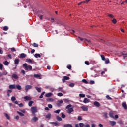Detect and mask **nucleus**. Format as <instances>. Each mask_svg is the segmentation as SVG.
I'll return each mask as SVG.
<instances>
[{
    "instance_id": "1",
    "label": "nucleus",
    "mask_w": 127,
    "mask_h": 127,
    "mask_svg": "<svg viewBox=\"0 0 127 127\" xmlns=\"http://www.w3.org/2000/svg\"><path fill=\"white\" fill-rule=\"evenodd\" d=\"M23 67H24L26 71H31L32 70V66L29 65H27V64L25 63L23 64Z\"/></svg>"
},
{
    "instance_id": "2",
    "label": "nucleus",
    "mask_w": 127,
    "mask_h": 127,
    "mask_svg": "<svg viewBox=\"0 0 127 127\" xmlns=\"http://www.w3.org/2000/svg\"><path fill=\"white\" fill-rule=\"evenodd\" d=\"M31 111L32 114H35L37 113V107L35 106H33L31 108Z\"/></svg>"
},
{
    "instance_id": "3",
    "label": "nucleus",
    "mask_w": 127,
    "mask_h": 127,
    "mask_svg": "<svg viewBox=\"0 0 127 127\" xmlns=\"http://www.w3.org/2000/svg\"><path fill=\"white\" fill-rule=\"evenodd\" d=\"M31 89H32V86L30 85H27L25 86V90L26 92H28V90Z\"/></svg>"
},
{
    "instance_id": "4",
    "label": "nucleus",
    "mask_w": 127,
    "mask_h": 127,
    "mask_svg": "<svg viewBox=\"0 0 127 127\" xmlns=\"http://www.w3.org/2000/svg\"><path fill=\"white\" fill-rule=\"evenodd\" d=\"M11 100L12 102H14V104H16V105H18V101H16V98L14 96H12L11 98Z\"/></svg>"
},
{
    "instance_id": "5",
    "label": "nucleus",
    "mask_w": 127,
    "mask_h": 127,
    "mask_svg": "<svg viewBox=\"0 0 127 127\" xmlns=\"http://www.w3.org/2000/svg\"><path fill=\"white\" fill-rule=\"evenodd\" d=\"M68 80H70V77L68 76H64L63 79H62V81L63 83H65L66 81H67Z\"/></svg>"
},
{
    "instance_id": "6",
    "label": "nucleus",
    "mask_w": 127,
    "mask_h": 127,
    "mask_svg": "<svg viewBox=\"0 0 127 127\" xmlns=\"http://www.w3.org/2000/svg\"><path fill=\"white\" fill-rule=\"evenodd\" d=\"M24 99L26 101H30V100H32V98L30 96H26L24 97Z\"/></svg>"
},
{
    "instance_id": "7",
    "label": "nucleus",
    "mask_w": 127,
    "mask_h": 127,
    "mask_svg": "<svg viewBox=\"0 0 127 127\" xmlns=\"http://www.w3.org/2000/svg\"><path fill=\"white\" fill-rule=\"evenodd\" d=\"M79 39L81 41H84V42H91V41L87 40L86 38H82L81 37H78Z\"/></svg>"
},
{
    "instance_id": "8",
    "label": "nucleus",
    "mask_w": 127,
    "mask_h": 127,
    "mask_svg": "<svg viewBox=\"0 0 127 127\" xmlns=\"http://www.w3.org/2000/svg\"><path fill=\"white\" fill-rule=\"evenodd\" d=\"M34 78H36V79H41V74H34Z\"/></svg>"
},
{
    "instance_id": "9",
    "label": "nucleus",
    "mask_w": 127,
    "mask_h": 127,
    "mask_svg": "<svg viewBox=\"0 0 127 127\" xmlns=\"http://www.w3.org/2000/svg\"><path fill=\"white\" fill-rule=\"evenodd\" d=\"M94 105L95 106V107H97L98 108L101 106V104H100V103H99L98 101H95L94 102Z\"/></svg>"
},
{
    "instance_id": "10",
    "label": "nucleus",
    "mask_w": 127,
    "mask_h": 127,
    "mask_svg": "<svg viewBox=\"0 0 127 127\" xmlns=\"http://www.w3.org/2000/svg\"><path fill=\"white\" fill-rule=\"evenodd\" d=\"M61 104H63V100H61L58 101L57 105L58 107H60L61 106Z\"/></svg>"
},
{
    "instance_id": "11",
    "label": "nucleus",
    "mask_w": 127,
    "mask_h": 127,
    "mask_svg": "<svg viewBox=\"0 0 127 127\" xmlns=\"http://www.w3.org/2000/svg\"><path fill=\"white\" fill-rule=\"evenodd\" d=\"M122 106L124 108V110H127V103H126V102H123Z\"/></svg>"
},
{
    "instance_id": "12",
    "label": "nucleus",
    "mask_w": 127,
    "mask_h": 127,
    "mask_svg": "<svg viewBox=\"0 0 127 127\" xmlns=\"http://www.w3.org/2000/svg\"><path fill=\"white\" fill-rule=\"evenodd\" d=\"M52 95H53L52 93L49 92V93H48L45 94V97L46 98H49V97H51V96H52Z\"/></svg>"
},
{
    "instance_id": "13",
    "label": "nucleus",
    "mask_w": 127,
    "mask_h": 127,
    "mask_svg": "<svg viewBox=\"0 0 127 127\" xmlns=\"http://www.w3.org/2000/svg\"><path fill=\"white\" fill-rule=\"evenodd\" d=\"M51 125H55V126H60V123L58 122H50Z\"/></svg>"
},
{
    "instance_id": "14",
    "label": "nucleus",
    "mask_w": 127,
    "mask_h": 127,
    "mask_svg": "<svg viewBox=\"0 0 127 127\" xmlns=\"http://www.w3.org/2000/svg\"><path fill=\"white\" fill-rule=\"evenodd\" d=\"M83 103L85 104H87V103H90V99L85 98L84 100H83Z\"/></svg>"
},
{
    "instance_id": "15",
    "label": "nucleus",
    "mask_w": 127,
    "mask_h": 127,
    "mask_svg": "<svg viewBox=\"0 0 127 127\" xmlns=\"http://www.w3.org/2000/svg\"><path fill=\"white\" fill-rule=\"evenodd\" d=\"M72 112H74V109H73V108H70L69 109H68V114H71Z\"/></svg>"
},
{
    "instance_id": "16",
    "label": "nucleus",
    "mask_w": 127,
    "mask_h": 127,
    "mask_svg": "<svg viewBox=\"0 0 127 127\" xmlns=\"http://www.w3.org/2000/svg\"><path fill=\"white\" fill-rule=\"evenodd\" d=\"M109 116L110 117V118L115 119V117H114V112L113 111H111L109 113Z\"/></svg>"
},
{
    "instance_id": "17",
    "label": "nucleus",
    "mask_w": 127,
    "mask_h": 127,
    "mask_svg": "<svg viewBox=\"0 0 127 127\" xmlns=\"http://www.w3.org/2000/svg\"><path fill=\"white\" fill-rule=\"evenodd\" d=\"M121 54H122V55L123 56L124 59H125V58H126V57H127V53H125V52H123L121 53Z\"/></svg>"
},
{
    "instance_id": "18",
    "label": "nucleus",
    "mask_w": 127,
    "mask_h": 127,
    "mask_svg": "<svg viewBox=\"0 0 127 127\" xmlns=\"http://www.w3.org/2000/svg\"><path fill=\"white\" fill-rule=\"evenodd\" d=\"M32 122H37V121H38V118H37V117H34L32 120H31Z\"/></svg>"
},
{
    "instance_id": "19",
    "label": "nucleus",
    "mask_w": 127,
    "mask_h": 127,
    "mask_svg": "<svg viewBox=\"0 0 127 127\" xmlns=\"http://www.w3.org/2000/svg\"><path fill=\"white\" fill-rule=\"evenodd\" d=\"M16 87L15 85H10L9 86V89H10V90H12L13 89H15Z\"/></svg>"
},
{
    "instance_id": "20",
    "label": "nucleus",
    "mask_w": 127,
    "mask_h": 127,
    "mask_svg": "<svg viewBox=\"0 0 127 127\" xmlns=\"http://www.w3.org/2000/svg\"><path fill=\"white\" fill-rule=\"evenodd\" d=\"M81 109L84 111H88V107L87 106H81Z\"/></svg>"
},
{
    "instance_id": "21",
    "label": "nucleus",
    "mask_w": 127,
    "mask_h": 127,
    "mask_svg": "<svg viewBox=\"0 0 127 127\" xmlns=\"http://www.w3.org/2000/svg\"><path fill=\"white\" fill-rule=\"evenodd\" d=\"M26 57V54L24 53H22L20 55V58H25Z\"/></svg>"
},
{
    "instance_id": "22",
    "label": "nucleus",
    "mask_w": 127,
    "mask_h": 127,
    "mask_svg": "<svg viewBox=\"0 0 127 127\" xmlns=\"http://www.w3.org/2000/svg\"><path fill=\"white\" fill-rule=\"evenodd\" d=\"M34 57L35 58H40L41 57V55L39 54H35L34 55Z\"/></svg>"
},
{
    "instance_id": "23",
    "label": "nucleus",
    "mask_w": 127,
    "mask_h": 127,
    "mask_svg": "<svg viewBox=\"0 0 127 127\" xmlns=\"http://www.w3.org/2000/svg\"><path fill=\"white\" fill-rule=\"evenodd\" d=\"M10 93H12V90H8L7 91V95L8 97H10Z\"/></svg>"
},
{
    "instance_id": "24",
    "label": "nucleus",
    "mask_w": 127,
    "mask_h": 127,
    "mask_svg": "<svg viewBox=\"0 0 127 127\" xmlns=\"http://www.w3.org/2000/svg\"><path fill=\"white\" fill-rule=\"evenodd\" d=\"M12 78L14 79H18V76L16 74H13L12 76Z\"/></svg>"
},
{
    "instance_id": "25",
    "label": "nucleus",
    "mask_w": 127,
    "mask_h": 127,
    "mask_svg": "<svg viewBox=\"0 0 127 127\" xmlns=\"http://www.w3.org/2000/svg\"><path fill=\"white\" fill-rule=\"evenodd\" d=\"M14 63L15 65H18L19 64V59H15Z\"/></svg>"
},
{
    "instance_id": "26",
    "label": "nucleus",
    "mask_w": 127,
    "mask_h": 127,
    "mask_svg": "<svg viewBox=\"0 0 127 127\" xmlns=\"http://www.w3.org/2000/svg\"><path fill=\"white\" fill-rule=\"evenodd\" d=\"M3 64L5 65V66H8V65H9V62H8L7 61H5L3 62Z\"/></svg>"
},
{
    "instance_id": "27",
    "label": "nucleus",
    "mask_w": 127,
    "mask_h": 127,
    "mask_svg": "<svg viewBox=\"0 0 127 127\" xmlns=\"http://www.w3.org/2000/svg\"><path fill=\"white\" fill-rule=\"evenodd\" d=\"M46 118L47 119H49L50 120V119H51V114L49 113L46 116Z\"/></svg>"
},
{
    "instance_id": "28",
    "label": "nucleus",
    "mask_w": 127,
    "mask_h": 127,
    "mask_svg": "<svg viewBox=\"0 0 127 127\" xmlns=\"http://www.w3.org/2000/svg\"><path fill=\"white\" fill-rule=\"evenodd\" d=\"M35 89L37 91V92H38L39 93H41V88L36 87Z\"/></svg>"
},
{
    "instance_id": "29",
    "label": "nucleus",
    "mask_w": 127,
    "mask_h": 127,
    "mask_svg": "<svg viewBox=\"0 0 127 127\" xmlns=\"http://www.w3.org/2000/svg\"><path fill=\"white\" fill-rule=\"evenodd\" d=\"M110 123L111 124V125L112 127H114L115 125H116V122L115 121H110Z\"/></svg>"
},
{
    "instance_id": "30",
    "label": "nucleus",
    "mask_w": 127,
    "mask_h": 127,
    "mask_svg": "<svg viewBox=\"0 0 127 127\" xmlns=\"http://www.w3.org/2000/svg\"><path fill=\"white\" fill-rule=\"evenodd\" d=\"M104 61L105 64H109V63H110V60H109V58H107Z\"/></svg>"
},
{
    "instance_id": "31",
    "label": "nucleus",
    "mask_w": 127,
    "mask_h": 127,
    "mask_svg": "<svg viewBox=\"0 0 127 127\" xmlns=\"http://www.w3.org/2000/svg\"><path fill=\"white\" fill-rule=\"evenodd\" d=\"M34 102L33 101H30L29 102V103H28V106L29 107H31V106H32V104L34 103Z\"/></svg>"
},
{
    "instance_id": "32",
    "label": "nucleus",
    "mask_w": 127,
    "mask_h": 127,
    "mask_svg": "<svg viewBox=\"0 0 127 127\" xmlns=\"http://www.w3.org/2000/svg\"><path fill=\"white\" fill-rule=\"evenodd\" d=\"M4 115L5 117H6V119H7V120H9V119H10L9 115H8V114H7V113H4Z\"/></svg>"
},
{
    "instance_id": "33",
    "label": "nucleus",
    "mask_w": 127,
    "mask_h": 127,
    "mask_svg": "<svg viewBox=\"0 0 127 127\" xmlns=\"http://www.w3.org/2000/svg\"><path fill=\"white\" fill-rule=\"evenodd\" d=\"M64 127H73L72 125L71 124H65L64 125Z\"/></svg>"
},
{
    "instance_id": "34",
    "label": "nucleus",
    "mask_w": 127,
    "mask_h": 127,
    "mask_svg": "<svg viewBox=\"0 0 127 127\" xmlns=\"http://www.w3.org/2000/svg\"><path fill=\"white\" fill-rule=\"evenodd\" d=\"M17 113L21 116V117H24V114L19 111H17Z\"/></svg>"
},
{
    "instance_id": "35",
    "label": "nucleus",
    "mask_w": 127,
    "mask_h": 127,
    "mask_svg": "<svg viewBox=\"0 0 127 127\" xmlns=\"http://www.w3.org/2000/svg\"><path fill=\"white\" fill-rule=\"evenodd\" d=\"M16 87L17 89V90H21V86L19 85H16Z\"/></svg>"
},
{
    "instance_id": "36",
    "label": "nucleus",
    "mask_w": 127,
    "mask_h": 127,
    "mask_svg": "<svg viewBox=\"0 0 127 127\" xmlns=\"http://www.w3.org/2000/svg\"><path fill=\"white\" fill-rule=\"evenodd\" d=\"M56 119L57 121H59V122H61V121H62V118L59 116H57Z\"/></svg>"
},
{
    "instance_id": "37",
    "label": "nucleus",
    "mask_w": 127,
    "mask_h": 127,
    "mask_svg": "<svg viewBox=\"0 0 127 127\" xmlns=\"http://www.w3.org/2000/svg\"><path fill=\"white\" fill-rule=\"evenodd\" d=\"M26 62H28V63H32V60L30 59H27L26 60Z\"/></svg>"
},
{
    "instance_id": "38",
    "label": "nucleus",
    "mask_w": 127,
    "mask_h": 127,
    "mask_svg": "<svg viewBox=\"0 0 127 127\" xmlns=\"http://www.w3.org/2000/svg\"><path fill=\"white\" fill-rule=\"evenodd\" d=\"M79 96L80 97V98H85V97H86V95L84 94H80L79 95Z\"/></svg>"
},
{
    "instance_id": "39",
    "label": "nucleus",
    "mask_w": 127,
    "mask_h": 127,
    "mask_svg": "<svg viewBox=\"0 0 127 127\" xmlns=\"http://www.w3.org/2000/svg\"><path fill=\"white\" fill-rule=\"evenodd\" d=\"M100 56L103 61H105L106 60V58H105V56H104L103 55H101Z\"/></svg>"
},
{
    "instance_id": "40",
    "label": "nucleus",
    "mask_w": 127,
    "mask_h": 127,
    "mask_svg": "<svg viewBox=\"0 0 127 127\" xmlns=\"http://www.w3.org/2000/svg\"><path fill=\"white\" fill-rule=\"evenodd\" d=\"M61 111V110L58 109L57 110L54 111V113H55V114H59V113H60Z\"/></svg>"
},
{
    "instance_id": "41",
    "label": "nucleus",
    "mask_w": 127,
    "mask_h": 127,
    "mask_svg": "<svg viewBox=\"0 0 127 127\" xmlns=\"http://www.w3.org/2000/svg\"><path fill=\"white\" fill-rule=\"evenodd\" d=\"M82 83H84V84H89V82L86 79H83L82 80Z\"/></svg>"
},
{
    "instance_id": "42",
    "label": "nucleus",
    "mask_w": 127,
    "mask_h": 127,
    "mask_svg": "<svg viewBox=\"0 0 127 127\" xmlns=\"http://www.w3.org/2000/svg\"><path fill=\"white\" fill-rule=\"evenodd\" d=\"M112 23H114V24H116L117 23V20H116V19L114 18L112 20Z\"/></svg>"
},
{
    "instance_id": "43",
    "label": "nucleus",
    "mask_w": 127,
    "mask_h": 127,
    "mask_svg": "<svg viewBox=\"0 0 127 127\" xmlns=\"http://www.w3.org/2000/svg\"><path fill=\"white\" fill-rule=\"evenodd\" d=\"M71 107H72V105H71V104L68 105L66 107V109H67V110H69V109H71Z\"/></svg>"
},
{
    "instance_id": "44",
    "label": "nucleus",
    "mask_w": 127,
    "mask_h": 127,
    "mask_svg": "<svg viewBox=\"0 0 127 127\" xmlns=\"http://www.w3.org/2000/svg\"><path fill=\"white\" fill-rule=\"evenodd\" d=\"M61 115H62L61 117H62V118H63V119H65V118H66V115H65V114H64V113H62Z\"/></svg>"
},
{
    "instance_id": "45",
    "label": "nucleus",
    "mask_w": 127,
    "mask_h": 127,
    "mask_svg": "<svg viewBox=\"0 0 127 127\" xmlns=\"http://www.w3.org/2000/svg\"><path fill=\"white\" fill-rule=\"evenodd\" d=\"M32 46L34 47H38V44H36L35 43H34L33 44H32Z\"/></svg>"
},
{
    "instance_id": "46",
    "label": "nucleus",
    "mask_w": 127,
    "mask_h": 127,
    "mask_svg": "<svg viewBox=\"0 0 127 127\" xmlns=\"http://www.w3.org/2000/svg\"><path fill=\"white\" fill-rule=\"evenodd\" d=\"M107 16H108L109 17H110V18H114V15H113V14H108Z\"/></svg>"
},
{
    "instance_id": "47",
    "label": "nucleus",
    "mask_w": 127,
    "mask_h": 127,
    "mask_svg": "<svg viewBox=\"0 0 127 127\" xmlns=\"http://www.w3.org/2000/svg\"><path fill=\"white\" fill-rule=\"evenodd\" d=\"M75 86V83H70L69 84V86L73 88Z\"/></svg>"
},
{
    "instance_id": "48",
    "label": "nucleus",
    "mask_w": 127,
    "mask_h": 127,
    "mask_svg": "<svg viewBox=\"0 0 127 127\" xmlns=\"http://www.w3.org/2000/svg\"><path fill=\"white\" fill-rule=\"evenodd\" d=\"M57 96L59 97H62V96H63V94H62L61 92H60L57 94Z\"/></svg>"
},
{
    "instance_id": "49",
    "label": "nucleus",
    "mask_w": 127,
    "mask_h": 127,
    "mask_svg": "<svg viewBox=\"0 0 127 127\" xmlns=\"http://www.w3.org/2000/svg\"><path fill=\"white\" fill-rule=\"evenodd\" d=\"M3 30H4L5 31L8 30V27L7 26L4 27Z\"/></svg>"
},
{
    "instance_id": "50",
    "label": "nucleus",
    "mask_w": 127,
    "mask_h": 127,
    "mask_svg": "<svg viewBox=\"0 0 127 127\" xmlns=\"http://www.w3.org/2000/svg\"><path fill=\"white\" fill-rule=\"evenodd\" d=\"M39 17L41 20L43 19V15H39Z\"/></svg>"
},
{
    "instance_id": "51",
    "label": "nucleus",
    "mask_w": 127,
    "mask_h": 127,
    "mask_svg": "<svg viewBox=\"0 0 127 127\" xmlns=\"http://www.w3.org/2000/svg\"><path fill=\"white\" fill-rule=\"evenodd\" d=\"M103 115L106 119L108 118V113H107L106 112H105L103 113Z\"/></svg>"
},
{
    "instance_id": "52",
    "label": "nucleus",
    "mask_w": 127,
    "mask_h": 127,
    "mask_svg": "<svg viewBox=\"0 0 127 127\" xmlns=\"http://www.w3.org/2000/svg\"><path fill=\"white\" fill-rule=\"evenodd\" d=\"M78 121H82L83 119L82 118V116H78L77 118Z\"/></svg>"
},
{
    "instance_id": "53",
    "label": "nucleus",
    "mask_w": 127,
    "mask_h": 127,
    "mask_svg": "<svg viewBox=\"0 0 127 127\" xmlns=\"http://www.w3.org/2000/svg\"><path fill=\"white\" fill-rule=\"evenodd\" d=\"M18 105L19 107H20V108H22V107H23V104L22 103H21L19 104L18 103Z\"/></svg>"
},
{
    "instance_id": "54",
    "label": "nucleus",
    "mask_w": 127,
    "mask_h": 127,
    "mask_svg": "<svg viewBox=\"0 0 127 127\" xmlns=\"http://www.w3.org/2000/svg\"><path fill=\"white\" fill-rule=\"evenodd\" d=\"M67 68L69 69V70H71V69H72V66L71 65H67Z\"/></svg>"
},
{
    "instance_id": "55",
    "label": "nucleus",
    "mask_w": 127,
    "mask_h": 127,
    "mask_svg": "<svg viewBox=\"0 0 127 127\" xmlns=\"http://www.w3.org/2000/svg\"><path fill=\"white\" fill-rule=\"evenodd\" d=\"M2 68H3V65L2 64H0V70H2Z\"/></svg>"
},
{
    "instance_id": "56",
    "label": "nucleus",
    "mask_w": 127,
    "mask_h": 127,
    "mask_svg": "<svg viewBox=\"0 0 127 127\" xmlns=\"http://www.w3.org/2000/svg\"><path fill=\"white\" fill-rule=\"evenodd\" d=\"M90 85H93V84H95V81H94V80H90Z\"/></svg>"
},
{
    "instance_id": "57",
    "label": "nucleus",
    "mask_w": 127,
    "mask_h": 127,
    "mask_svg": "<svg viewBox=\"0 0 127 127\" xmlns=\"http://www.w3.org/2000/svg\"><path fill=\"white\" fill-rule=\"evenodd\" d=\"M11 51H12V52H14V51H16V50H15V48H11Z\"/></svg>"
},
{
    "instance_id": "58",
    "label": "nucleus",
    "mask_w": 127,
    "mask_h": 127,
    "mask_svg": "<svg viewBox=\"0 0 127 127\" xmlns=\"http://www.w3.org/2000/svg\"><path fill=\"white\" fill-rule=\"evenodd\" d=\"M79 127H84V123H79Z\"/></svg>"
},
{
    "instance_id": "59",
    "label": "nucleus",
    "mask_w": 127,
    "mask_h": 127,
    "mask_svg": "<svg viewBox=\"0 0 127 127\" xmlns=\"http://www.w3.org/2000/svg\"><path fill=\"white\" fill-rule=\"evenodd\" d=\"M50 90L51 91V92H54L55 91V89L51 88L50 89Z\"/></svg>"
},
{
    "instance_id": "60",
    "label": "nucleus",
    "mask_w": 127,
    "mask_h": 127,
    "mask_svg": "<svg viewBox=\"0 0 127 127\" xmlns=\"http://www.w3.org/2000/svg\"><path fill=\"white\" fill-rule=\"evenodd\" d=\"M48 107L50 109H52V105H51V104H48Z\"/></svg>"
},
{
    "instance_id": "61",
    "label": "nucleus",
    "mask_w": 127,
    "mask_h": 127,
    "mask_svg": "<svg viewBox=\"0 0 127 127\" xmlns=\"http://www.w3.org/2000/svg\"><path fill=\"white\" fill-rule=\"evenodd\" d=\"M85 64L86 65H90V63H89L88 61H85Z\"/></svg>"
},
{
    "instance_id": "62",
    "label": "nucleus",
    "mask_w": 127,
    "mask_h": 127,
    "mask_svg": "<svg viewBox=\"0 0 127 127\" xmlns=\"http://www.w3.org/2000/svg\"><path fill=\"white\" fill-rule=\"evenodd\" d=\"M62 87H59L58 90L60 92H62Z\"/></svg>"
},
{
    "instance_id": "63",
    "label": "nucleus",
    "mask_w": 127,
    "mask_h": 127,
    "mask_svg": "<svg viewBox=\"0 0 127 127\" xmlns=\"http://www.w3.org/2000/svg\"><path fill=\"white\" fill-rule=\"evenodd\" d=\"M7 56H8V58H9L10 59H11V54H8V55H7Z\"/></svg>"
},
{
    "instance_id": "64",
    "label": "nucleus",
    "mask_w": 127,
    "mask_h": 127,
    "mask_svg": "<svg viewBox=\"0 0 127 127\" xmlns=\"http://www.w3.org/2000/svg\"><path fill=\"white\" fill-rule=\"evenodd\" d=\"M98 126H99V127H104L102 124H99L98 125Z\"/></svg>"
}]
</instances>
